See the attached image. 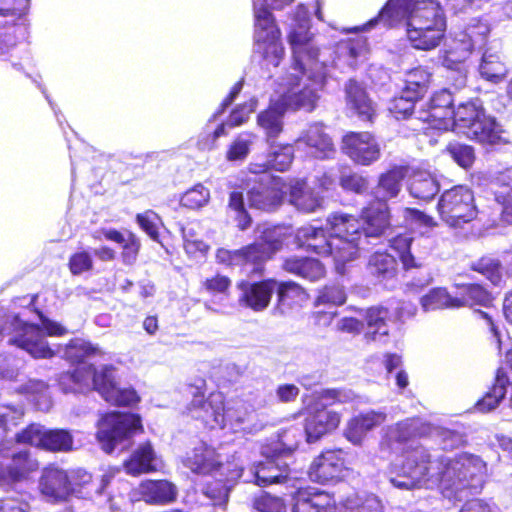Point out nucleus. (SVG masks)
Returning a JSON list of instances; mask_svg holds the SVG:
<instances>
[{"label":"nucleus","mask_w":512,"mask_h":512,"mask_svg":"<svg viewBox=\"0 0 512 512\" xmlns=\"http://www.w3.org/2000/svg\"><path fill=\"white\" fill-rule=\"evenodd\" d=\"M298 448V443L286 445L272 454L266 455L265 460L256 465L255 483L265 487L272 484L285 483L290 478V466L284 461L283 455H290Z\"/></svg>","instance_id":"ddd939ff"},{"label":"nucleus","mask_w":512,"mask_h":512,"mask_svg":"<svg viewBox=\"0 0 512 512\" xmlns=\"http://www.w3.org/2000/svg\"><path fill=\"white\" fill-rule=\"evenodd\" d=\"M491 185L494 199L502 207L501 221L512 225V167L500 172Z\"/></svg>","instance_id":"e433bc0d"},{"label":"nucleus","mask_w":512,"mask_h":512,"mask_svg":"<svg viewBox=\"0 0 512 512\" xmlns=\"http://www.w3.org/2000/svg\"><path fill=\"white\" fill-rule=\"evenodd\" d=\"M386 421V414L370 410L351 417L344 430L345 438L354 445H360L367 434Z\"/></svg>","instance_id":"412c9836"},{"label":"nucleus","mask_w":512,"mask_h":512,"mask_svg":"<svg viewBox=\"0 0 512 512\" xmlns=\"http://www.w3.org/2000/svg\"><path fill=\"white\" fill-rule=\"evenodd\" d=\"M297 248L317 255H327L329 242L326 228L312 225L298 228L294 235Z\"/></svg>","instance_id":"bb28decb"},{"label":"nucleus","mask_w":512,"mask_h":512,"mask_svg":"<svg viewBox=\"0 0 512 512\" xmlns=\"http://www.w3.org/2000/svg\"><path fill=\"white\" fill-rule=\"evenodd\" d=\"M104 401L115 407H134L140 403L141 397L134 387H120L118 382Z\"/></svg>","instance_id":"6e6d98bb"},{"label":"nucleus","mask_w":512,"mask_h":512,"mask_svg":"<svg viewBox=\"0 0 512 512\" xmlns=\"http://www.w3.org/2000/svg\"><path fill=\"white\" fill-rule=\"evenodd\" d=\"M510 383L507 371L500 367L496 371L495 380L485 395L476 402L480 412H489L496 408L506 395L507 386Z\"/></svg>","instance_id":"37998d69"},{"label":"nucleus","mask_w":512,"mask_h":512,"mask_svg":"<svg viewBox=\"0 0 512 512\" xmlns=\"http://www.w3.org/2000/svg\"><path fill=\"white\" fill-rule=\"evenodd\" d=\"M253 17L255 52L268 64L276 67L284 57L281 30L276 19L273 13L264 7H253Z\"/></svg>","instance_id":"39448f33"},{"label":"nucleus","mask_w":512,"mask_h":512,"mask_svg":"<svg viewBox=\"0 0 512 512\" xmlns=\"http://www.w3.org/2000/svg\"><path fill=\"white\" fill-rule=\"evenodd\" d=\"M154 460V449L151 443L146 441L132 452L130 457L124 461L123 466L128 474L138 476L157 471Z\"/></svg>","instance_id":"ea45409f"},{"label":"nucleus","mask_w":512,"mask_h":512,"mask_svg":"<svg viewBox=\"0 0 512 512\" xmlns=\"http://www.w3.org/2000/svg\"><path fill=\"white\" fill-rule=\"evenodd\" d=\"M306 414L304 432L307 443H316L324 436L334 432L342 420L341 413L330 410L317 398H313L302 408Z\"/></svg>","instance_id":"6e6552de"},{"label":"nucleus","mask_w":512,"mask_h":512,"mask_svg":"<svg viewBox=\"0 0 512 512\" xmlns=\"http://www.w3.org/2000/svg\"><path fill=\"white\" fill-rule=\"evenodd\" d=\"M287 109L278 99L271 102L266 109L257 115V124L265 132V140L270 147L275 146V139L283 131V116Z\"/></svg>","instance_id":"473e14b6"},{"label":"nucleus","mask_w":512,"mask_h":512,"mask_svg":"<svg viewBox=\"0 0 512 512\" xmlns=\"http://www.w3.org/2000/svg\"><path fill=\"white\" fill-rule=\"evenodd\" d=\"M96 439L106 453H112L119 443L133 434L143 432L139 414L111 411L104 413L97 424Z\"/></svg>","instance_id":"423d86ee"},{"label":"nucleus","mask_w":512,"mask_h":512,"mask_svg":"<svg viewBox=\"0 0 512 512\" xmlns=\"http://www.w3.org/2000/svg\"><path fill=\"white\" fill-rule=\"evenodd\" d=\"M418 101V99H414V96L404 93L402 89L400 95L391 99L388 110L395 119L406 120L413 115Z\"/></svg>","instance_id":"052dcab7"},{"label":"nucleus","mask_w":512,"mask_h":512,"mask_svg":"<svg viewBox=\"0 0 512 512\" xmlns=\"http://www.w3.org/2000/svg\"><path fill=\"white\" fill-rule=\"evenodd\" d=\"M276 287L277 279L273 277L257 281L241 279L236 283L239 291L238 304L253 312H262L270 306Z\"/></svg>","instance_id":"f8f14e48"},{"label":"nucleus","mask_w":512,"mask_h":512,"mask_svg":"<svg viewBox=\"0 0 512 512\" xmlns=\"http://www.w3.org/2000/svg\"><path fill=\"white\" fill-rule=\"evenodd\" d=\"M45 427L40 423H29L14 435V442L18 445L34 447L41 450Z\"/></svg>","instance_id":"4d7b16f0"},{"label":"nucleus","mask_w":512,"mask_h":512,"mask_svg":"<svg viewBox=\"0 0 512 512\" xmlns=\"http://www.w3.org/2000/svg\"><path fill=\"white\" fill-rule=\"evenodd\" d=\"M253 184L247 191L249 206L261 210H272L283 203L286 191L281 178L263 175L247 179Z\"/></svg>","instance_id":"1a4fd4ad"},{"label":"nucleus","mask_w":512,"mask_h":512,"mask_svg":"<svg viewBox=\"0 0 512 512\" xmlns=\"http://www.w3.org/2000/svg\"><path fill=\"white\" fill-rule=\"evenodd\" d=\"M366 270L375 284L387 286L388 283L397 281L398 262L393 255L376 251L369 257Z\"/></svg>","instance_id":"393cba45"},{"label":"nucleus","mask_w":512,"mask_h":512,"mask_svg":"<svg viewBox=\"0 0 512 512\" xmlns=\"http://www.w3.org/2000/svg\"><path fill=\"white\" fill-rule=\"evenodd\" d=\"M326 222L331 236L362 237L359 216L336 211L328 215Z\"/></svg>","instance_id":"c03bdc74"},{"label":"nucleus","mask_w":512,"mask_h":512,"mask_svg":"<svg viewBox=\"0 0 512 512\" xmlns=\"http://www.w3.org/2000/svg\"><path fill=\"white\" fill-rule=\"evenodd\" d=\"M432 81V73L429 68L417 66L410 69L403 87L404 93L414 96V99H422Z\"/></svg>","instance_id":"3c124183"},{"label":"nucleus","mask_w":512,"mask_h":512,"mask_svg":"<svg viewBox=\"0 0 512 512\" xmlns=\"http://www.w3.org/2000/svg\"><path fill=\"white\" fill-rule=\"evenodd\" d=\"M209 199V189L206 188L203 184L199 183L182 194L180 198V204L187 209L198 210L205 206Z\"/></svg>","instance_id":"0e129e2a"},{"label":"nucleus","mask_w":512,"mask_h":512,"mask_svg":"<svg viewBox=\"0 0 512 512\" xmlns=\"http://www.w3.org/2000/svg\"><path fill=\"white\" fill-rule=\"evenodd\" d=\"M110 485L113 487L109 492L108 498L110 508L113 511H120L128 503L130 485L125 480L114 481L111 475L104 474L101 476L100 483L95 488V492L97 494H102Z\"/></svg>","instance_id":"49530a36"},{"label":"nucleus","mask_w":512,"mask_h":512,"mask_svg":"<svg viewBox=\"0 0 512 512\" xmlns=\"http://www.w3.org/2000/svg\"><path fill=\"white\" fill-rule=\"evenodd\" d=\"M417 0H387L379 10L377 16L370 19L361 27H354L352 31H364L374 27L378 22H383L388 28L394 27L400 18L410 15V11L417 5Z\"/></svg>","instance_id":"5701e85b"},{"label":"nucleus","mask_w":512,"mask_h":512,"mask_svg":"<svg viewBox=\"0 0 512 512\" xmlns=\"http://www.w3.org/2000/svg\"><path fill=\"white\" fill-rule=\"evenodd\" d=\"M455 300L446 288L435 287L421 297L420 304L425 311L457 309Z\"/></svg>","instance_id":"864d4df0"},{"label":"nucleus","mask_w":512,"mask_h":512,"mask_svg":"<svg viewBox=\"0 0 512 512\" xmlns=\"http://www.w3.org/2000/svg\"><path fill=\"white\" fill-rule=\"evenodd\" d=\"M339 185L345 192L363 195L369 191L370 180L359 172L349 170L340 175Z\"/></svg>","instance_id":"bf43d9fd"},{"label":"nucleus","mask_w":512,"mask_h":512,"mask_svg":"<svg viewBox=\"0 0 512 512\" xmlns=\"http://www.w3.org/2000/svg\"><path fill=\"white\" fill-rule=\"evenodd\" d=\"M92 363H81L72 370L64 371L58 376V384L66 393H87L92 391Z\"/></svg>","instance_id":"c756f323"},{"label":"nucleus","mask_w":512,"mask_h":512,"mask_svg":"<svg viewBox=\"0 0 512 512\" xmlns=\"http://www.w3.org/2000/svg\"><path fill=\"white\" fill-rule=\"evenodd\" d=\"M101 234L106 240L120 245L123 263L129 265L135 263L142 245L140 238L134 232L127 230L124 234L115 228H104L101 229Z\"/></svg>","instance_id":"58836bf2"},{"label":"nucleus","mask_w":512,"mask_h":512,"mask_svg":"<svg viewBox=\"0 0 512 512\" xmlns=\"http://www.w3.org/2000/svg\"><path fill=\"white\" fill-rule=\"evenodd\" d=\"M281 268L289 274L311 282L319 281L326 276L324 264L320 260L308 256L292 255L285 257Z\"/></svg>","instance_id":"b1692460"},{"label":"nucleus","mask_w":512,"mask_h":512,"mask_svg":"<svg viewBox=\"0 0 512 512\" xmlns=\"http://www.w3.org/2000/svg\"><path fill=\"white\" fill-rule=\"evenodd\" d=\"M486 464L479 456L459 453L433 458L429 450L417 446L406 452L398 473L390 478L399 489L436 487L449 500L462 501L482 491Z\"/></svg>","instance_id":"f257e3e1"},{"label":"nucleus","mask_w":512,"mask_h":512,"mask_svg":"<svg viewBox=\"0 0 512 512\" xmlns=\"http://www.w3.org/2000/svg\"><path fill=\"white\" fill-rule=\"evenodd\" d=\"M296 144L308 156L316 159L333 158L336 152L332 138L318 124L310 125L296 140Z\"/></svg>","instance_id":"a211bd4d"},{"label":"nucleus","mask_w":512,"mask_h":512,"mask_svg":"<svg viewBox=\"0 0 512 512\" xmlns=\"http://www.w3.org/2000/svg\"><path fill=\"white\" fill-rule=\"evenodd\" d=\"M316 91L309 86H304L297 92L288 90L284 92L279 100L283 103L287 110H304L311 112L315 109L318 101Z\"/></svg>","instance_id":"8fccbe9b"},{"label":"nucleus","mask_w":512,"mask_h":512,"mask_svg":"<svg viewBox=\"0 0 512 512\" xmlns=\"http://www.w3.org/2000/svg\"><path fill=\"white\" fill-rule=\"evenodd\" d=\"M453 124L467 138L480 143H495L499 138L498 125L484 108L474 101L460 103L451 115Z\"/></svg>","instance_id":"f03ea898"},{"label":"nucleus","mask_w":512,"mask_h":512,"mask_svg":"<svg viewBox=\"0 0 512 512\" xmlns=\"http://www.w3.org/2000/svg\"><path fill=\"white\" fill-rule=\"evenodd\" d=\"M228 265L240 268L250 277H261L268 261L261 246L255 242L242 246L239 249L228 251Z\"/></svg>","instance_id":"6ab92c4d"},{"label":"nucleus","mask_w":512,"mask_h":512,"mask_svg":"<svg viewBox=\"0 0 512 512\" xmlns=\"http://www.w3.org/2000/svg\"><path fill=\"white\" fill-rule=\"evenodd\" d=\"M228 208L235 213L236 226L239 230L244 231L251 226L252 218L245 207L244 196L241 191L230 192Z\"/></svg>","instance_id":"680f3d73"},{"label":"nucleus","mask_w":512,"mask_h":512,"mask_svg":"<svg viewBox=\"0 0 512 512\" xmlns=\"http://www.w3.org/2000/svg\"><path fill=\"white\" fill-rule=\"evenodd\" d=\"M410 167L408 165H393L382 172L377 180L376 189L379 197L374 200H388L396 198L402 187L403 180L409 175Z\"/></svg>","instance_id":"2f4dec72"},{"label":"nucleus","mask_w":512,"mask_h":512,"mask_svg":"<svg viewBox=\"0 0 512 512\" xmlns=\"http://www.w3.org/2000/svg\"><path fill=\"white\" fill-rule=\"evenodd\" d=\"M439 217L450 227H462L478 216L474 192L464 184L444 190L436 206Z\"/></svg>","instance_id":"7ed1b4c3"},{"label":"nucleus","mask_w":512,"mask_h":512,"mask_svg":"<svg viewBox=\"0 0 512 512\" xmlns=\"http://www.w3.org/2000/svg\"><path fill=\"white\" fill-rule=\"evenodd\" d=\"M362 237L367 239L380 238L391 227V212L384 200H371L359 213Z\"/></svg>","instance_id":"f3484780"},{"label":"nucleus","mask_w":512,"mask_h":512,"mask_svg":"<svg viewBox=\"0 0 512 512\" xmlns=\"http://www.w3.org/2000/svg\"><path fill=\"white\" fill-rule=\"evenodd\" d=\"M74 448V436L69 429L45 427L41 451L69 453Z\"/></svg>","instance_id":"de8ad7c7"},{"label":"nucleus","mask_w":512,"mask_h":512,"mask_svg":"<svg viewBox=\"0 0 512 512\" xmlns=\"http://www.w3.org/2000/svg\"><path fill=\"white\" fill-rule=\"evenodd\" d=\"M39 469L40 462L33 452L28 449L14 451L8 456L7 463L0 460V488H12L27 481Z\"/></svg>","instance_id":"9d476101"},{"label":"nucleus","mask_w":512,"mask_h":512,"mask_svg":"<svg viewBox=\"0 0 512 512\" xmlns=\"http://www.w3.org/2000/svg\"><path fill=\"white\" fill-rule=\"evenodd\" d=\"M363 324L369 329L364 334L367 341H375L377 336L389 335L387 323L390 319V311L382 305H373L366 308L363 312Z\"/></svg>","instance_id":"79ce46f5"},{"label":"nucleus","mask_w":512,"mask_h":512,"mask_svg":"<svg viewBox=\"0 0 512 512\" xmlns=\"http://www.w3.org/2000/svg\"><path fill=\"white\" fill-rule=\"evenodd\" d=\"M311 40V36L308 31H298L292 30L288 35V42L292 49V67L295 69L298 74L293 77L289 84L299 85L302 77L306 73L305 65L302 61V58L305 54H308L312 57H316L318 54V50L316 49H308L306 45Z\"/></svg>","instance_id":"72a5a7b5"},{"label":"nucleus","mask_w":512,"mask_h":512,"mask_svg":"<svg viewBox=\"0 0 512 512\" xmlns=\"http://www.w3.org/2000/svg\"><path fill=\"white\" fill-rule=\"evenodd\" d=\"M490 26L486 21L473 19L456 36L473 51L482 50L488 43Z\"/></svg>","instance_id":"09e8293b"},{"label":"nucleus","mask_w":512,"mask_h":512,"mask_svg":"<svg viewBox=\"0 0 512 512\" xmlns=\"http://www.w3.org/2000/svg\"><path fill=\"white\" fill-rule=\"evenodd\" d=\"M135 221L139 228L146 233L151 240L160 243L159 226L162 224V219L155 211L148 209L142 213H137Z\"/></svg>","instance_id":"e2e57ef3"},{"label":"nucleus","mask_w":512,"mask_h":512,"mask_svg":"<svg viewBox=\"0 0 512 512\" xmlns=\"http://www.w3.org/2000/svg\"><path fill=\"white\" fill-rule=\"evenodd\" d=\"M408 191L410 195L422 202H430L439 193V181L426 170H411L409 175Z\"/></svg>","instance_id":"f704fd0d"},{"label":"nucleus","mask_w":512,"mask_h":512,"mask_svg":"<svg viewBox=\"0 0 512 512\" xmlns=\"http://www.w3.org/2000/svg\"><path fill=\"white\" fill-rule=\"evenodd\" d=\"M479 72L484 79L497 83L505 77L507 70L497 54L484 52Z\"/></svg>","instance_id":"5fc2aeb1"},{"label":"nucleus","mask_w":512,"mask_h":512,"mask_svg":"<svg viewBox=\"0 0 512 512\" xmlns=\"http://www.w3.org/2000/svg\"><path fill=\"white\" fill-rule=\"evenodd\" d=\"M140 499L149 505H167L177 499V487L166 479L144 480L138 488Z\"/></svg>","instance_id":"a878e982"},{"label":"nucleus","mask_w":512,"mask_h":512,"mask_svg":"<svg viewBox=\"0 0 512 512\" xmlns=\"http://www.w3.org/2000/svg\"><path fill=\"white\" fill-rule=\"evenodd\" d=\"M183 463L185 467L199 475H211L223 468L216 450L204 443L194 447L186 455Z\"/></svg>","instance_id":"4be33fe9"},{"label":"nucleus","mask_w":512,"mask_h":512,"mask_svg":"<svg viewBox=\"0 0 512 512\" xmlns=\"http://www.w3.org/2000/svg\"><path fill=\"white\" fill-rule=\"evenodd\" d=\"M118 383L117 368L113 364L94 365L92 391H96L103 399Z\"/></svg>","instance_id":"603ef678"},{"label":"nucleus","mask_w":512,"mask_h":512,"mask_svg":"<svg viewBox=\"0 0 512 512\" xmlns=\"http://www.w3.org/2000/svg\"><path fill=\"white\" fill-rule=\"evenodd\" d=\"M29 7L30 0H0V16L12 18L0 26V57L16 46L19 35L27 33Z\"/></svg>","instance_id":"0eeeda50"},{"label":"nucleus","mask_w":512,"mask_h":512,"mask_svg":"<svg viewBox=\"0 0 512 512\" xmlns=\"http://www.w3.org/2000/svg\"><path fill=\"white\" fill-rule=\"evenodd\" d=\"M406 36L414 49L431 51L440 45L445 36V30L406 22Z\"/></svg>","instance_id":"4c0bfd02"},{"label":"nucleus","mask_w":512,"mask_h":512,"mask_svg":"<svg viewBox=\"0 0 512 512\" xmlns=\"http://www.w3.org/2000/svg\"><path fill=\"white\" fill-rule=\"evenodd\" d=\"M342 152L355 164L369 166L381 157V148L370 132H347L341 141Z\"/></svg>","instance_id":"4468645a"},{"label":"nucleus","mask_w":512,"mask_h":512,"mask_svg":"<svg viewBox=\"0 0 512 512\" xmlns=\"http://www.w3.org/2000/svg\"><path fill=\"white\" fill-rule=\"evenodd\" d=\"M470 269L483 275L494 285L502 281L501 263L498 259L483 256L471 263Z\"/></svg>","instance_id":"13d9d810"},{"label":"nucleus","mask_w":512,"mask_h":512,"mask_svg":"<svg viewBox=\"0 0 512 512\" xmlns=\"http://www.w3.org/2000/svg\"><path fill=\"white\" fill-rule=\"evenodd\" d=\"M334 509V498L319 490L308 495L300 493L293 506V512H333Z\"/></svg>","instance_id":"a18cd8bd"},{"label":"nucleus","mask_w":512,"mask_h":512,"mask_svg":"<svg viewBox=\"0 0 512 512\" xmlns=\"http://www.w3.org/2000/svg\"><path fill=\"white\" fill-rule=\"evenodd\" d=\"M456 307H490L495 297L492 292L481 283H456Z\"/></svg>","instance_id":"7c9ffc66"},{"label":"nucleus","mask_w":512,"mask_h":512,"mask_svg":"<svg viewBox=\"0 0 512 512\" xmlns=\"http://www.w3.org/2000/svg\"><path fill=\"white\" fill-rule=\"evenodd\" d=\"M406 18V22L414 25L446 30L445 14L436 0H421Z\"/></svg>","instance_id":"cd10ccee"},{"label":"nucleus","mask_w":512,"mask_h":512,"mask_svg":"<svg viewBox=\"0 0 512 512\" xmlns=\"http://www.w3.org/2000/svg\"><path fill=\"white\" fill-rule=\"evenodd\" d=\"M41 324L24 322L21 324V332L9 339L8 343L26 351L35 359H51L55 351L44 340L42 330L48 336H63L67 329L60 323L45 317L40 310H37Z\"/></svg>","instance_id":"20e7f679"},{"label":"nucleus","mask_w":512,"mask_h":512,"mask_svg":"<svg viewBox=\"0 0 512 512\" xmlns=\"http://www.w3.org/2000/svg\"><path fill=\"white\" fill-rule=\"evenodd\" d=\"M231 279L222 274H215L201 281L199 292L210 296L228 295L231 288Z\"/></svg>","instance_id":"69168bd1"},{"label":"nucleus","mask_w":512,"mask_h":512,"mask_svg":"<svg viewBox=\"0 0 512 512\" xmlns=\"http://www.w3.org/2000/svg\"><path fill=\"white\" fill-rule=\"evenodd\" d=\"M445 150L447 154L463 169H470L475 162V150L471 145L449 143Z\"/></svg>","instance_id":"338daca9"},{"label":"nucleus","mask_w":512,"mask_h":512,"mask_svg":"<svg viewBox=\"0 0 512 512\" xmlns=\"http://www.w3.org/2000/svg\"><path fill=\"white\" fill-rule=\"evenodd\" d=\"M344 454V451L340 448L324 449L321 451L309 466V478L319 484H330L340 481L346 470Z\"/></svg>","instance_id":"2eb2a0df"},{"label":"nucleus","mask_w":512,"mask_h":512,"mask_svg":"<svg viewBox=\"0 0 512 512\" xmlns=\"http://www.w3.org/2000/svg\"><path fill=\"white\" fill-rule=\"evenodd\" d=\"M364 242L363 237L331 236L327 255H331L337 264L344 265L359 256Z\"/></svg>","instance_id":"a19ab883"},{"label":"nucleus","mask_w":512,"mask_h":512,"mask_svg":"<svg viewBox=\"0 0 512 512\" xmlns=\"http://www.w3.org/2000/svg\"><path fill=\"white\" fill-rule=\"evenodd\" d=\"M186 411L191 418L201 421L210 429L223 427L225 424V401L219 392H212L205 397V392L198 389Z\"/></svg>","instance_id":"9b49d317"},{"label":"nucleus","mask_w":512,"mask_h":512,"mask_svg":"<svg viewBox=\"0 0 512 512\" xmlns=\"http://www.w3.org/2000/svg\"><path fill=\"white\" fill-rule=\"evenodd\" d=\"M347 300L344 288L338 284H327L318 290L316 304L341 306Z\"/></svg>","instance_id":"774afa93"},{"label":"nucleus","mask_w":512,"mask_h":512,"mask_svg":"<svg viewBox=\"0 0 512 512\" xmlns=\"http://www.w3.org/2000/svg\"><path fill=\"white\" fill-rule=\"evenodd\" d=\"M38 490L51 504L68 502L72 496L68 471L55 464L45 466L38 479Z\"/></svg>","instance_id":"dca6fc26"},{"label":"nucleus","mask_w":512,"mask_h":512,"mask_svg":"<svg viewBox=\"0 0 512 512\" xmlns=\"http://www.w3.org/2000/svg\"><path fill=\"white\" fill-rule=\"evenodd\" d=\"M275 293L276 309L282 314L301 308L309 298L307 291L293 280H277Z\"/></svg>","instance_id":"c85d7f7f"},{"label":"nucleus","mask_w":512,"mask_h":512,"mask_svg":"<svg viewBox=\"0 0 512 512\" xmlns=\"http://www.w3.org/2000/svg\"><path fill=\"white\" fill-rule=\"evenodd\" d=\"M346 100L358 118L372 123L376 111L364 87L356 80L350 79L345 85Z\"/></svg>","instance_id":"c9c22d12"},{"label":"nucleus","mask_w":512,"mask_h":512,"mask_svg":"<svg viewBox=\"0 0 512 512\" xmlns=\"http://www.w3.org/2000/svg\"><path fill=\"white\" fill-rule=\"evenodd\" d=\"M453 93L452 90L446 87L435 91L431 95L427 103V116L424 119L431 127L447 129L454 111Z\"/></svg>","instance_id":"aec40b11"}]
</instances>
